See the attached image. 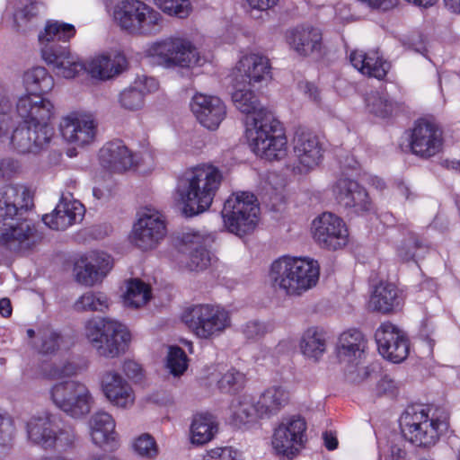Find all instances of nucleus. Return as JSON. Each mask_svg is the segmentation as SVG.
Segmentation results:
<instances>
[{
    "label": "nucleus",
    "mask_w": 460,
    "mask_h": 460,
    "mask_svg": "<svg viewBox=\"0 0 460 460\" xmlns=\"http://www.w3.org/2000/svg\"><path fill=\"white\" fill-rule=\"evenodd\" d=\"M59 129L65 140L84 146L93 141L96 124L90 118L71 114L62 119Z\"/></svg>",
    "instance_id": "bb28decb"
},
{
    "label": "nucleus",
    "mask_w": 460,
    "mask_h": 460,
    "mask_svg": "<svg viewBox=\"0 0 460 460\" xmlns=\"http://www.w3.org/2000/svg\"><path fill=\"white\" fill-rule=\"evenodd\" d=\"M305 92L315 102H320V93L318 88L312 83H306L305 85Z\"/></svg>",
    "instance_id": "338daca9"
},
{
    "label": "nucleus",
    "mask_w": 460,
    "mask_h": 460,
    "mask_svg": "<svg viewBox=\"0 0 460 460\" xmlns=\"http://www.w3.org/2000/svg\"><path fill=\"white\" fill-rule=\"evenodd\" d=\"M37 16L38 8L33 3L17 9L13 13V22L16 30L20 32H26L31 28Z\"/></svg>",
    "instance_id": "49530a36"
},
{
    "label": "nucleus",
    "mask_w": 460,
    "mask_h": 460,
    "mask_svg": "<svg viewBox=\"0 0 460 460\" xmlns=\"http://www.w3.org/2000/svg\"><path fill=\"white\" fill-rule=\"evenodd\" d=\"M134 449L139 456L146 458H153L158 454L156 442L149 434L139 436L134 443Z\"/></svg>",
    "instance_id": "603ef678"
},
{
    "label": "nucleus",
    "mask_w": 460,
    "mask_h": 460,
    "mask_svg": "<svg viewBox=\"0 0 460 460\" xmlns=\"http://www.w3.org/2000/svg\"><path fill=\"white\" fill-rule=\"evenodd\" d=\"M181 319L197 337L206 340L219 336L231 323L227 310L220 305L209 304L187 308Z\"/></svg>",
    "instance_id": "9b49d317"
},
{
    "label": "nucleus",
    "mask_w": 460,
    "mask_h": 460,
    "mask_svg": "<svg viewBox=\"0 0 460 460\" xmlns=\"http://www.w3.org/2000/svg\"><path fill=\"white\" fill-rule=\"evenodd\" d=\"M26 190L15 185L0 188V220L22 216L28 210L25 200Z\"/></svg>",
    "instance_id": "2f4dec72"
},
{
    "label": "nucleus",
    "mask_w": 460,
    "mask_h": 460,
    "mask_svg": "<svg viewBox=\"0 0 460 460\" xmlns=\"http://www.w3.org/2000/svg\"><path fill=\"white\" fill-rule=\"evenodd\" d=\"M124 299L128 306L139 308L151 299V288L141 279H130Z\"/></svg>",
    "instance_id": "37998d69"
},
{
    "label": "nucleus",
    "mask_w": 460,
    "mask_h": 460,
    "mask_svg": "<svg viewBox=\"0 0 460 460\" xmlns=\"http://www.w3.org/2000/svg\"><path fill=\"white\" fill-rule=\"evenodd\" d=\"M101 164L111 172H122L135 164L134 155L121 140L108 142L99 152Z\"/></svg>",
    "instance_id": "c85d7f7f"
},
{
    "label": "nucleus",
    "mask_w": 460,
    "mask_h": 460,
    "mask_svg": "<svg viewBox=\"0 0 460 460\" xmlns=\"http://www.w3.org/2000/svg\"><path fill=\"white\" fill-rule=\"evenodd\" d=\"M22 170L20 162L13 157L0 159V181H8L17 176Z\"/></svg>",
    "instance_id": "5fc2aeb1"
},
{
    "label": "nucleus",
    "mask_w": 460,
    "mask_h": 460,
    "mask_svg": "<svg viewBox=\"0 0 460 460\" xmlns=\"http://www.w3.org/2000/svg\"><path fill=\"white\" fill-rule=\"evenodd\" d=\"M111 267V258L109 254L92 252L75 262L76 280L84 286H93L107 275Z\"/></svg>",
    "instance_id": "b1692460"
},
{
    "label": "nucleus",
    "mask_w": 460,
    "mask_h": 460,
    "mask_svg": "<svg viewBox=\"0 0 460 460\" xmlns=\"http://www.w3.org/2000/svg\"><path fill=\"white\" fill-rule=\"evenodd\" d=\"M221 181V172L212 165H199L185 172L177 186L183 213L193 217L208 210Z\"/></svg>",
    "instance_id": "20e7f679"
},
{
    "label": "nucleus",
    "mask_w": 460,
    "mask_h": 460,
    "mask_svg": "<svg viewBox=\"0 0 460 460\" xmlns=\"http://www.w3.org/2000/svg\"><path fill=\"white\" fill-rule=\"evenodd\" d=\"M166 234L163 215L154 209L146 208L133 227L132 241L143 251L156 247Z\"/></svg>",
    "instance_id": "a211bd4d"
},
{
    "label": "nucleus",
    "mask_w": 460,
    "mask_h": 460,
    "mask_svg": "<svg viewBox=\"0 0 460 460\" xmlns=\"http://www.w3.org/2000/svg\"><path fill=\"white\" fill-rule=\"evenodd\" d=\"M14 434L13 420L3 413H0V447L7 445Z\"/></svg>",
    "instance_id": "6e6d98bb"
},
{
    "label": "nucleus",
    "mask_w": 460,
    "mask_h": 460,
    "mask_svg": "<svg viewBox=\"0 0 460 460\" xmlns=\"http://www.w3.org/2000/svg\"><path fill=\"white\" fill-rule=\"evenodd\" d=\"M311 230L314 240L322 248L336 251L344 247L349 241L344 221L331 212H324L314 218Z\"/></svg>",
    "instance_id": "dca6fc26"
},
{
    "label": "nucleus",
    "mask_w": 460,
    "mask_h": 460,
    "mask_svg": "<svg viewBox=\"0 0 460 460\" xmlns=\"http://www.w3.org/2000/svg\"><path fill=\"white\" fill-rule=\"evenodd\" d=\"M157 88V82L154 78H145V82L136 81L133 85L121 92L119 102L124 109L134 111L144 105L146 92Z\"/></svg>",
    "instance_id": "4c0bfd02"
},
{
    "label": "nucleus",
    "mask_w": 460,
    "mask_h": 460,
    "mask_svg": "<svg viewBox=\"0 0 460 460\" xmlns=\"http://www.w3.org/2000/svg\"><path fill=\"white\" fill-rule=\"evenodd\" d=\"M366 3L372 9L388 11L396 6L398 0H359Z\"/></svg>",
    "instance_id": "bf43d9fd"
},
{
    "label": "nucleus",
    "mask_w": 460,
    "mask_h": 460,
    "mask_svg": "<svg viewBox=\"0 0 460 460\" xmlns=\"http://www.w3.org/2000/svg\"><path fill=\"white\" fill-rule=\"evenodd\" d=\"M300 349L306 358L319 360L326 351L325 333L316 327L308 328L302 335Z\"/></svg>",
    "instance_id": "a19ab883"
},
{
    "label": "nucleus",
    "mask_w": 460,
    "mask_h": 460,
    "mask_svg": "<svg viewBox=\"0 0 460 460\" xmlns=\"http://www.w3.org/2000/svg\"><path fill=\"white\" fill-rule=\"evenodd\" d=\"M217 432V423L210 413L196 414L190 425V439L195 445L209 442Z\"/></svg>",
    "instance_id": "58836bf2"
},
{
    "label": "nucleus",
    "mask_w": 460,
    "mask_h": 460,
    "mask_svg": "<svg viewBox=\"0 0 460 460\" xmlns=\"http://www.w3.org/2000/svg\"><path fill=\"white\" fill-rule=\"evenodd\" d=\"M232 421L241 428L259 418L257 402L254 403L250 395L243 394L233 400L231 403Z\"/></svg>",
    "instance_id": "79ce46f5"
},
{
    "label": "nucleus",
    "mask_w": 460,
    "mask_h": 460,
    "mask_svg": "<svg viewBox=\"0 0 460 460\" xmlns=\"http://www.w3.org/2000/svg\"><path fill=\"white\" fill-rule=\"evenodd\" d=\"M319 274L316 261L283 255L271 263L269 279L276 290L288 296H300L316 285Z\"/></svg>",
    "instance_id": "39448f33"
},
{
    "label": "nucleus",
    "mask_w": 460,
    "mask_h": 460,
    "mask_svg": "<svg viewBox=\"0 0 460 460\" xmlns=\"http://www.w3.org/2000/svg\"><path fill=\"white\" fill-rule=\"evenodd\" d=\"M442 145V132L438 126L426 119L415 122L410 141L414 155L422 158L431 157L441 150Z\"/></svg>",
    "instance_id": "412c9836"
},
{
    "label": "nucleus",
    "mask_w": 460,
    "mask_h": 460,
    "mask_svg": "<svg viewBox=\"0 0 460 460\" xmlns=\"http://www.w3.org/2000/svg\"><path fill=\"white\" fill-rule=\"evenodd\" d=\"M42 239L32 219L18 216L0 220V246L11 252L24 255Z\"/></svg>",
    "instance_id": "f8f14e48"
},
{
    "label": "nucleus",
    "mask_w": 460,
    "mask_h": 460,
    "mask_svg": "<svg viewBox=\"0 0 460 460\" xmlns=\"http://www.w3.org/2000/svg\"><path fill=\"white\" fill-rule=\"evenodd\" d=\"M153 63L165 68H189L199 65L200 57L192 42L181 37H169L152 43L146 50Z\"/></svg>",
    "instance_id": "9d476101"
},
{
    "label": "nucleus",
    "mask_w": 460,
    "mask_h": 460,
    "mask_svg": "<svg viewBox=\"0 0 460 460\" xmlns=\"http://www.w3.org/2000/svg\"><path fill=\"white\" fill-rule=\"evenodd\" d=\"M256 201L255 196L249 192L237 193L225 201L222 217L231 233L241 236L255 228L260 210Z\"/></svg>",
    "instance_id": "ddd939ff"
},
{
    "label": "nucleus",
    "mask_w": 460,
    "mask_h": 460,
    "mask_svg": "<svg viewBox=\"0 0 460 460\" xmlns=\"http://www.w3.org/2000/svg\"><path fill=\"white\" fill-rule=\"evenodd\" d=\"M252 85L235 86L232 101L246 119V137L252 152L269 161L280 160L287 155V137L283 127L273 113L261 106Z\"/></svg>",
    "instance_id": "7ed1b4c3"
},
{
    "label": "nucleus",
    "mask_w": 460,
    "mask_h": 460,
    "mask_svg": "<svg viewBox=\"0 0 460 460\" xmlns=\"http://www.w3.org/2000/svg\"><path fill=\"white\" fill-rule=\"evenodd\" d=\"M349 61L361 74L378 80H383L391 67L390 63L384 58L378 49L367 52L353 50L349 54Z\"/></svg>",
    "instance_id": "cd10ccee"
},
{
    "label": "nucleus",
    "mask_w": 460,
    "mask_h": 460,
    "mask_svg": "<svg viewBox=\"0 0 460 460\" xmlns=\"http://www.w3.org/2000/svg\"><path fill=\"white\" fill-rule=\"evenodd\" d=\"M396 190L401 196L404 197L406 200H411L416 197V195L411 190L410 187L402 181H398L396 182Z\"/></svg>",
    "instance_id": "69168bd1"
},
{
    "label": "nucleus",
    "mask_w": 460,
    "mask_h": 460,
    "mask_svg": "<svg viewBox=\"0 0 460 460\" xmlns=\"http://www.w3.org/2000/svg\"><path fill=\"white\" fill-rule=\"evenodd\" d=\"M23 83L28 92L26 96L33 101L40 99L49 102L41 97L54 87V79L45 67L36 66L26 71L23 75Z\"/></svg>",
    "instance_id": "f704fd0d"
},
{
    "label": "nucleus",
    "mask_w": 460,
    "mask_h": 460,
    "mask_svg": "<svg viewBox=\"0 0 460 460\" xmlns=\"http://www.w3.org/2000/svg\"><path fill=\"white\" fill-rule=\"evenodd\" d=\"M90 424L93 442L99 447L111 445L113 447L116 433L112 416L104 411L96 412L91 418Z\"/></svg>",
    "instance_id": "c9c22d12"
},
{
    "label": "nucleus",
    "mask_w": 460,
    "mask_h": 460,
    "mask_svg": "<svg viewBox=\"0 0 460 460\" xmlns=\"http://www.w3.org/2000/svg\"><path fill=\"white\" fill-rule=\"evenodd\" d=\"M108 306L106 295L93 291L85 292L75 303L76 311L103 312Z\"/></svg>",
    "instance_id": "a18cd8bd"
},
{
    "label": "nucleus",
    "mask_w": 460,
    "mask_h": 460,
    "mask_svg": "<svg viewBox=\"0 0 460 460\" xmlns=\"http://www.w3.org/2000/svg\"><path fill=\"white\" fill-rule=\"evenodd\" d=\"M287 42L298 56L321 60L327 54L321 30L313 26H296L287 33Z\"/></svg>",
    "instance_id": "6ab92c4d"
},
{
    "label": "nucleus",
    "mask_w": 460,
    "mask_h": 460,
    "mask_svg": "<svg viewBox=\"0 0 460 460\" xmlns=\"http://www.w3.org/2000/svg\"><path fill=\"white\" fill-rule=\"evenodd\" d=\"M323 444L328 450H334L338 447V439L332 431L323 432Z\"/></svg>",
    "instance_id": "0e129e2a"
},
{
    "label": "nucleus",
    "mask_w": 460,
    "mask_h": 460,
    "mask_svg": "<svg viewBox=\"0 0 460 460\" xmlns=\"http://www.w3.org/2000/svg\"><path fill=\"white\" fill-rule=\"evenodd\" d=\"M53 403L66 415L81 419L90 413L93 397L88 387L75 380L55 384L50 389Z\"/></svg>",
    "instance_id": "4468645a"
},
{
    "label": "nucleus",
    "mask_w": 460,
    "mask_h": 460,
    "mask_svg": "<svg viewBox=\"0 0 460 460\" xmlns=\"http://www.w3.org/2000/svg\"><path fill=\"white\" fill-rule=\"evenodd\" d=\"M113 19L121 30L134 35H155L163 29L161 13L140 0L119 1Z\"/></svg>",
    "instance_id": "6e6552de"
},
{
    "label": "nucleus",
    "mask_w": 460,
    "mask_h": 460,
    "mask_svg": "<svg viewBox=\"0 0 460 460\" xmlns=\"http://www.w3.org/2000/svg\"><path fill=\"white\" fill-rule=\"evenodd\" d=\"M190 110L198 121L209 130L217 129L226 115V107L220 98L203 93L192 97Z\"/></svg>",
    "instance_id": "5701e85b"
},
{
    "label": "nucleus",
    "mask_w": 460,
    "mask_h": 460,
    "mask_svg": "<svg viewBox=\"0 0 460 460\" xmlns=\"http://www.w3.org/2000/svg\"><path fill=\"white\" fill-rule=\"evenodd\" d=\"M289 400V394L282 386L273 385L266 389L257 401L259 418L277 414Z\"/></svg>",
    "instance_id": "e433bc0d"
},
{
    "label": "nucleus",
    "mask_w": 460,
    "mask_h": 460,
    "mask_svg": "<svg viewBox=\"0 0 460 460\" xmlns=\"http://www.w3.org/2000/svg\"><path fill=\"white\" fill-rule=\"evenodd\" d=\"M402 292L393 283L380 282L370 296L372 310L387 314L399 310L403 305Z\"/></svg>",
    "instance_id": "c756f323"
},
{
    "label": "nucleus",
    "mask_w": 460,
    "mask_h": 460,
    "mask_svg": "<svg viewBox=\"0 0 460 460\" xmlns=\"http://www.w3.org/2000/svg\"><path fill=\"white\" fill-rule=\"evenodd\" d=\"M179 239V251L188 253L186 266L190 270L199 271L209 266L211 254L207 248L206 238L197 232L190 231L183 233Z\"/></svg>",
    "instance_id": "a878e982"
},
{
    "label": "nucleus",
    "mask_w": 460,
    "mask_h": 460,
    "mask_svg": "<svg viewBox=\"0 0 460 460\" xmlns=\"http://www.w3.org/2000/svg\"><path fill=\"white\" fill-rule=\"evenodd\" d=\"M245 377L235 368L227 370L218 380V388L223 393H236L243 388Z\"/></svg>",
    "instance_id": "8fccbe9b"
},
{
    "label": "nucleus",
    "mask_w": 460,
    "mask_h": 460,
    "mask_svg": "<svg viewBox=\"0 0 460 460\" xmlns=\"http://www.w3.org/2000/svg\"><path fill=\"white\" fill-rule=\"evenodd\" d=\"M306 423L300 416H292L286 424H280L274 432L272 446L279 455L292 458L305 438Z\"/></svg>",
    "instance_id": "aec40b11"
},
{
    "label": "nucleus",
    "mask_w": 460,
    "mask_h": 460,
    "mask_svg": "<svg viewBox=\"0 0 460 460\" xmlns=\"http://www.w3.org/2000/svg\"><path fill=\"white\" fill-rule=\"evenodd\" d=\"M272 331V325L269 323L252 320L245 323L241 327V332L248 341H259L268 332Z\"/></svg>",
    "instance_id": "3c124183"
},
{
    "label": "nucleus",
    "mask_w": 460,
    "mask_h": 460,
    "mask_svg": "<svg viewBox=\"0 0 460 460\" xmlns=\"http://www.w3.org/2000/svg\"><path fill=\"white\" fill-rule=\"evenodd\" d=\"M249 5L258 11H268L274 7L279 0H246Z\"/></svg>",
    "instance_id": "680f3d73"
},
{
    "label": "nucleus",
    "mask_w": 460,
    "mask_h": 460,
    "mask_svg": "<svg viewBox=\"0 0 460 460\" xmlns=\"http://www.w3.org/2000/svg\"><path fill=\"white\" fill-rule=\"evenodd\" d=\"M367 108L375 116L385 119L393 115L398 108V103L390 100L388 96L376 93L367 98Z\"/></svg>",
    "instance_id": "c03bdc74"
},
{
    "label": "nucleus",
    "mask_w": 460,
    "mask_h": 460,
    "mask_svg": "<svg viewBox=\"0 0 460 460\" xmlns=\"http://www.w3.org/2000/svg\"><path fill=\"white\" fill-rule=\"evenodd\" d=\"M366 348V340L363 333L357 329H350L342 332L337 347L338 358L341 362L358 365Z\"/></svg>",
    "instance_id": "473e14b6"
},
{
    "label": "nucleus",
    "mask_w": 460,
    "mask_h": 460,
    "mask_svg": "<svg viewBox=\"0 0 460 460\" xmlns=\"http://www.w3.org/2000/svg\"><path fill=\"white\" fill-rule=\"evenodd\" d=\"M379 460H407V453L401 446L394 444L390 447V454L380 456Z\"/></svg>",
    "instance_id": "052dcab7"
},
{
    "label": "nucleus",
    "mask_w": 460,
    "mask_h": 460,
    "mask_svg": "<svg viewBox=\"0 0 460 460\" xmlns=\"http://www.w3.org/2000/svg\"><path fill=\"white\" fill-rule=\"evenodd\" d=\"M123 371L128 378L140 380L142 377L141 366L133 360H127L124 362Z\"/></svg>",
    "instance_id": "13d9d810"
},
{
    "label": "nucleus",
    "mask_w": 460,
    "mask_h": 460,
    "mask_svg": "<svg viewBox=\"0 0 460 460\" xmlns=\"http://www.w3.org/2000/svg\"><path fill=\"white\" fill-rule=\"evenodd\" d=\"M237 452L232 447H217L210 450L203 460H236Z\"/></svg>",
    "instance_id": "4d7b16f0"
},
{
    "label": "nucleus",
    "mask_w": 460,
    "mask_h": 460,
    "mask_svg": "<svg viewBox=\"0 0 460 460\" xmlns=\"http://www.w3.org/2000/svg\"><path fill=\"white\" fill-rule=\"evenodd\" d=\"M76 30L73 24L59 21L47 22L44 32L39 35L42 45V58L53 66L57 75L74 78L81 71L87 69L89 74L101 80H108L119 75L128 67L125 56L118 54L112 58L102 55L92 59L86 67L69 50V40L75 37Z\"/></svg>",
    "instance_id": "f257e3e1"
},
{
    "label": "nucleus",
    "mask_w": 460,
    "mask_h": 460,
    "mask_svg": "<svg viewBox=\"0 0 460 460\" xmlns=\"http://www.w3.org/2000/svg\"><path fill=\"white\" fill-rule=\"evenodd\" d=\"M25 430L28 441L45 451L66 452L76 440L75 429L70 425L59 427L58 417L49 411L31 416Z\"/></svg>",
    "instance_id": "0eeeda50"
},
{
    "label": "nucleus",
    "mask_w": 460,
    "mask_h": 460,
    "mask_svg": "<svg viewBox=\"0 0 460 460\" xmlns=\"http://www.w3.org/2000/svg\"><path fill=\"white\" fill-rule=\"evenodd\" d=\"M237 69L243 74V81H247L249 85L270 78L271 66L270 61L266 57L259 54L243 57L238 62Z\"/></svg>",
    "instance_id": "72a5a7b5"
},
{
    "label": "nucleus",
    "mask_w": 460,
    "mask_h": 460,
    "mask_svg": "<svg viewBox=\"0 0 460 460\" xmlns=\"http://www.w3.org/2000/svg\"><path fill=\"white\" fill-rule=\"evenodd\" d=\"M375 340L379 353L387 360L401 363L407 358L410 351L409 339L393 323H382L375 332Z\"/></svg>",
    "instance_id": "f3484780"
},
{
    "label": "nucleus",
    "mask_w": 460,
    "mask_h": 460,
    "mask_svg": "<svg viewBox=\"0 0 460 460\" xmlns=\"http://www.w3.org/2000/svg\"><path fill=\"white\" fill-rule=\"evenodd\" d=\"M293 151L300 172H307L323 159V148L319 137L312 131L298 128L293 138Z\"/></svg>",
    "instance_id": "4be33fe9"
},
{
    "label": "nucleus",
    "mask_w": 460,
    "mask_h": 460,
    "mask_svg": "<svg viewBox=\"0 0 460 460\" xmlns=\"http://www.w3.org/2000/svg\"><path fill=\"white\" fill-rule=\"evenodd\" d=\"M40 352L42 354H51L58 349L62 337L56 332L44 331L40 334Z\"/></svg>",
    "instance_id": "864d4df0"
},
{
    "label": "nucleus",
    "mask_w": 460,
    "mask_h": 460,
    "mask_svg": "<svg viewBox=\"0 0 460 460\" xmlns=\"http://www.w3.org/2000/svg\"><path fill=\"white\" fill-rule=\"evenodd\" d=\"M85 335L99 355L111 358L124 353L130 341L126 326L107 318L88 321Z\"/></svg>",
    "instance_id": "1a4fd4ad"
},
{
    "label": "nucleus",
    "mask_w": 460,
    "mask_h": 460,
    "mask_svg": "<svg viewBox=\"0 0 460 460\" xmlns=\"http://www.w3.org/2000/svg\"><path fill=\"white\" fill-rule=\"evenodd\" d=\"M332 194L348 213L364 216L375 212V205L368 192L357 181L340 178L332 186Z\"/></svg>",
    "instance_id": "2eb2a0df"
},
{
    "label": "nucleus",
    "mask_w": 460,
    "mask_h": 460,
    "mask_svg": "<svg viewBox=\"0 0 460 460\" xmlns=\"http://www.w3.org/2000/svg\"><path fill=\"white\" fill-rule=\"evenodd\" d=\"M85 208L76 199L62 196L50 214L42 217L43 223L52 230L64 231L84 218Z\"/></svg>",
    "instance_id": "393cba45"
},
{
    "label": "nucleus",
    "mask_w": 460,
    "mask_h": 460,
    "mask_svg": "<svg viewBox=\"0 0 460 460\" xmlns=\"http://www.w3.org/2000/svg\"><path fill=\"white\" fill-rule=\"evenodd\" d=\"M0 314L4 317H9L12 314V305L10 299H0Z\"/></svg>",
    "instance_id": "774afa93"
},
{
    "label": "nucleus",
    "mask_w": 460,
    "mask_h": 460,
    "mask_svg": "<svg viewBox=\"0 0 460 460\" xmlns=\"http://www.w3.org/2000/svg\"><path fill=\"white\" fill-rule=\"evenodd\" d=\"M75 367L72 364L67 363L64 365L62 367L54 366L52 367L50 375L54 378H61L63 376L73 375L75 373Z\"/></svg>",
    "instance_id": "e2e57ef3"
},
{
    "label": "nucleus",
    "mask_w": 460,
    "mask_h": 460,
    "mask_svg": "<svg viewBox=\"0 0 460 460\" xmlns=\"http://www.w3.org/2000/svg\"><path fill=\"white\" fill-rule=\"evenodd\" d=\"M166 365L173 376L182 375L188 367V358L185 351L179 346H171Z\"/></svg>",
    "instance_id": "09e8293b"
},
{
    "label": "nucleus",
    "mask_w": 460,
    "mask_h": 460,
    "mask_svg": "<svg viewBox=\"0 0 460 460\" xmlns=\"http://www.w3.org/2000/svg\"><path fill=\"white\" fill-rule=\"evenodd\" d=\"M400 428L405 440L417 447L429 449L438 442L448 423L430 406L415 404L408 406L401 415Z\"/></svg>",
    "instance_id": "423d86ee"
},
{
    "label": "nucleus",
    "mask_w": 460,
    "mask_h": 460,
    "mask_svg": "<svg viewBox=\"0 0 460 460\" xmlns=\"http://www.w3.org/2000/svg\"><path fill=\"white\" fill-rule=\"evenodd\" d=\"M102 386L109 401L118 407L125 408L134 401L131 387L116 372L109 371L105 373L102 379Z\"/></svg>",
    "instance_id": "7c9ffc66"
},
{
    "label": "nucleus",
    "mask_w": 460,
    "mask_h": 460,
    "mask_svg": "<svg viewBox=\"0 0 460 460\" xmlns=\"http://www.w3.org/2000/svg\"><path fill=\"white\" fill-rule=\"evenodd\" d=\"M164 13L178 18H186L191 11L190 0H154Z\"/></svg>",
    "instance_id": "de8ad7c7"
},
{
    "label": "nucleus",
    "mask_w": 460,
    "mask_h": 460,
    "mask_svg": "<svg viewBox=\"0 0 460 460\" xmlns=\"http://www.w3.org/2000/svg\"><path fill=\"white\" fill-rule=\"evenodd\" d=\"M429 243L416 233L409 232L397 247V255L403 261H418L429 252Z\"/></svg>",
    "instance_id": "ea45409f"
},
{
    "label": "nucleus",
    "mask_w": 460,
    "mask_h": 460,
    "mask_svg": "<svg viewBox=\"0 0 460 460\" xmlns=\"http://www.w3.org/2000/svg\"><path fill=\"white\" fill-rule=\"evenodd\" d=\"M53 108L50 102L20 97L16 102V112L23 122L8 137V112L12 110V103L8 99H3L0 102V142L9 139L12 148L21 155H37L45 150L54 136V128L46 122L52 116Z\"/></svg>",
    "instance_id": "f03ea898"
}]
</instances>
